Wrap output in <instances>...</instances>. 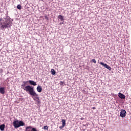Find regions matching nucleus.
<instances>
[{"mask_svg": "<svg viewBox=\"0 0 131 131\" xmlns=\"http://www.w3.org/2000/svg\"><path fill=\"white\" fill-rule=\"evenodd\" d=\"M22 86H23V90L26 91V92H28L29 95L32 96V98L33 99L34 101H37V100H39L38 94H36V92L34 91V87L30 85L25 86L24 85H22Z\"/></svg>", "mask_w": 131, "mask_h": 131, "instance_id": "nucleus-1", "label": "nucleus"}, {"mask_svg": "<svg viewBox=\"0 0 131 131\" xmlns=\"http://www.w3.org/2000/svg\"><path fill=\"white\" fill-rule=\"evenodd\" d=\"M13 23L11 21V18L7 16L5 20H3V18H0V27L1 28H10L12 26Z\"/></svg>", "mask_w": 131, "mask_h": 131, "instance_id": "nucleus-2", "label": "nucleus"}, {"mask_svg": "<svg viewBox=\"0 0 131 131\" xmlns=\"http://www.w3.org/2000/svg\"><path fill=\"white\" fill-rule=\"evenodd\" d=\"M13 124L14 128H18V127H20V126H24V125H25V123L22 121H14L13 122Z\"/></svg>", "mask_w": 131, "mask_h": 131, "instance_id": "nucleus-3", "label": "nucleus"}, {"mask_svg": "<svg viewBox=\"0 0 131 131\" xmlns=\"http://www.w3.org/2000/svg\"><path fill=\"white\" fill-rule=\"evenodd\" d=\"M25 131H37L36 128H33L32 126H27L26 127Z\"/></svg>", "mask_w": 131, "mask_h": 131, "instance_id": "nucleus-4", "label": "nucleus"}, {"mask_svg": "<svg viewBox=\"0 0 131 131\" xmlns=\"http://www.w3.org/2000/svg\"><path fill=\"white\" fill-rule=\"evenodd\" d=\"M126 111L125 110H121L120 116L121 117H125Z\"/></svg>", "mask_w": 131, "mask_h": 131, "instance_id": "nucleus-5", "label": "nucleus"}, {"mask_svg": "<svg viewBox=\"0 0 131 131\" xmlns=\"http://www.w3.org/2000/svg\"><path fill=\"white\" fill-rule=\"evenodd\" d=\"M100 65H102V66H104L106 68V69H108V70H111V67H110L108 64L106 63H104V62H100Z\"/></svg>", "mask_w": 131, "mask_h": 131, "instance_id": "nucleus-6", "label": "nucleus"}, {"mask_svg": "<svg viewBox=\"0 0 131 131\" xmlns=\"http://www.w3.org/2000/svg\"><path fill=\"white\" fill-rule=\"evenodd\" d=\"M118 96L120 99H125V95L121 93H119Z\"/></svg>", "mask_w": 131, "mask_h": 131, "instance_id": "nucleus-7", "label": "nucleus"}, {"mask_svg": "<svg viewBox=\"0 0 131 131\" xmlns=\"http://www.w3.org/2000/svg\"><path fill=\"white\" fill-rule=\"evenodd\" d=\"M28 82L30 83V84H31V85H34V86L36 85V82H35L34 81L30 80L28 81Z\"/></svg>", "mask_w": 131, "mask_h": 131, "instance_id": "nucleus-8", "label": "nucleus"}, {"mask_svg": "<svg viewBox=\"0 0 131 131\" xmlns=\"http://www.w3.org/2000/svg\"><path fill=\"white\" fill-rule=\"evenodd\" d=\"M37 91L38 93H41V91H42V88L40 85H38L37 87Z\"/></svg>", "mask_w": 131, "mask_h": 131, "instance_id": "nucleus-9", "label": "nucleus"}, {"mask_svg": "<svg viewBox=\"0 0 131 131\" xmlns=\"http://www.w3.org/2000/svg\"><path fill=\"white\" fill-rule=\"evenodd\" d=\"M5 127H6V125L5 124L0 125V130L2 131L5 130Z\"/></svg>", "mask_w": 131, "mask_h": 131, "instance_id": "nucleus-10", "label": "nucleus"}, {"mask_svg": "<svg viewBox=\"0 0 131 131\" xmlns=\"http://www.w3.org/2000/svg\"><path fill=\"white\" fill-rule=\"evenodd\" d=\"M0 93L1 94H2V95H4V94H5V88L4 87H2L0 88Z\"/></svg>", "mask_w": 131, "mask_h": 131, "instance_id": "nucleus-11", "label": "nucleus"}, {"mask_svg": "<svg viewBox=\"0 0 131 131\" xmlns=\"http://www.w3.org/2000/svg\"><path fill=\"white\" fill-rule=\"evenodd\" d=\"M61 122H62V125H63V126H65L66 125V121L65 120L62 119Z\"/></svg>", "mask_w": 131, "mask_h": 131, "instance_id": "nucleus-12", "label": "nucleus"}, {"mask_svg": "<svg viewBox=\"0 0 131 131\" xmlns=\"http://www.w3.org/2000/svg\"><path fill=\"white\" fill-rule=\"evenodd\" d=\"M51 73L52 75H55L56 74V71L53 69H51Z\"/></svg>", "mask_w": 131, "mask_h": 131, "instance_id": "nucleus-13", "label": "nucleus"}, {"mask_svg": "<svg viewBox=\"0 0 131 131\" xmlns=\"http://www.w3.org/2000/svg\"><path fill=\"white\" fill-rule=\"evenodd\" d=\"M58 18L59 19H60V20H61V21H64V18H63V16L59 15Z\"/></svg>", "mask_w": 131, "mask_h": 131, "instance_id": "nucleus-14", "label": "nucleus"}, {"mask_svg": "<svg viewBox=\"0 0 131 131\" xmlns=\"http://www.w3.org/2000/svg\"><path fill=\"white\" fill-rule=\"evenodd\" d=\"M17 9H18V10H21V9H22V6H21V5H17Z\"/></svg>", "mask_w": 131, "mask_h": 131, "instance_id": "nucleus-15", "label": "nucleus"}, {"mask_svg": "<svg viewBox=\"0 0 131 131\" xmlns=\"http://www.w3.org/2000/svg\"><path fill=\"white\" fill-rule=\"evenodd\" d=\"M43 129H47V130H48L49 129V127H48L47 125L44 126L43 128H42Z\"/></svg>", "mask_w": 131, "mask_h": 131, "instance_id": "nucleus-16", "label": "nucleus"}, {"mask_svg": "<svg viewBox=\"0 0 131 131\" xmlns=\"http://www.w3.org/2000/svg\"><path fill=\"white\" fill-rule=\"evenodd\" d=\"M92 62H93L94 64H96V63H97V61H96V59H92Z\"/></svg>", "mask_w": 131, "mask_h": 131, "instance_id": "nucleus-17", "label": "nucleus"}, {"mask_svg": "<svg viewBox=\"0 0 131 131\" xmlns=\"http://www.w3.org/2000/svg\"><path fill=\"white\" fill-rule=\"evenodd\" d=\"M36 102L37 103V104H40V101H39V99H37V100H36Z\"/></svg>", "mask_w": 131, "mask_h": 131, "instance_id": "nucleus-18", "label": "nucleus"}, {"mask_svg": "<svg viewBox=\"0 0 131 131\" xmlns=\"http://www.w3.org/2000/svg\"><path fill=\"white\" fill-rule=\"evenodd\" d=\"M63 83H64V82H63V81H60L59 84H60V85H63Z\"/></svg>", "mask_w": 131, "mask_h": 131, "instance_id": "nucleus-19", "label": "nucleus"}, {"mask_svg": "<svg viewBox=\"0 0 131 131\" xmlns=\"http://www.w3.org/2000/svg\"><path fill=\"white\" fill-rule=\"evenodd\" d=\"M64 126H63V125H62L61 126H60L59 127V128H60L61 129H62V128H63V127H64Z\"/></svg>", "mask_w": 131, "mask_h": 131, "instance_id": "nucleus-20", "label": "nucleus"}, {"mask_svg": "<svg viewBox=\"0 0 131 131\" xmlns=\"http://www.w3.org/2000/svg\"><path fill=\"white\" fill-rule=\"evenodd\" d=\"M45 19H46V20H48L49 18L48 17V16H47V15L45 16Z\"/></svg>", "mask_w": 131, "mask_h": 131, "instance_id": "nucleus-21", "label": "nucleus"}, {"mask_svg": "<svg viewBox=\"0 0 131 131\" xmlns=\"http://www.w3.org/2000/svg\"><path fill=\"white\" fill-rule=\"evenodd\" d=\"M92 109H93V110H95L96 109V107H92Z\"/></svg>", "mask_w": 131, "mask_h": 131, "instance_id": "nucleus-22", "label": "nucleus"}, {"mask_svg": "<svg viewBox=\"0 0 131 131\" xmlns=\"http://www.w3.org/2000/svg\"><path fill=\"white\" fill-rule=\"evenodd\" d=\"M83 119V118H81V120H82Z\"/></svg>", "mask_w": 131, "mask_h": 131, "instance_id": "nucleus-23", "label": "nucleus"}]
</instances>
